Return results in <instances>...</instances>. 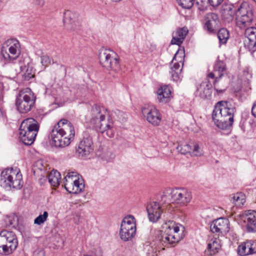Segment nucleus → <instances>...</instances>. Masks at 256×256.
Instances as JSON below:
<instances>
[{
  "mask_svg": "<svg viewBox=\"0 0 256 256\" xmlns=\"http://www.w3.org/2000/svg\"><path fill=\"white\" fill-rule=\"evenodd\" d=\"M75 130L72 123L66 119L60 120L51 131L52 144L56 147L64 148L74 140Z\"/></svg>",
  "mask_w": 256,
  "mask_h": 256,
  "instance_id": "nucleus-1",
  "label": "nucleus"
},
{
  "mask_svg": "<svg viewBox=\"0 0 256 256\" xmlns=\"http://www.w3.org/2000/svg\"><path fill=\"white\" fill-rule=\"evenodd\" d=\"M226 71V65L222 62H218L214 66V72H210L206 76L207 79L202 82L197 88L196 94L202 98H208L212 96V86L208 80L209 78L214 79V86L218 94H221L226 90V88H220L217 85L218 82Z\"/></svg>",
  "mask_w": 256,
  "mask_h": 256,
  "instance_id": "nucleus-2",
  "label": "nucleus"
},
{
  "mask_svg": "<svg viewBox=\"0 0 256 256\" xmlns=\"http://www.w3.org/2000/svg\"><path fill=\"white\" fill-rule=\"evenodd\" d=\"M184 227L173 221L166 223V229L158 238L160 244L166 247H170L178 242L184 236Z\"/></svg>",
  "mask_w": 256,
  "mask_h": 256,
  "instance_id": "nucleus-3",
  "label": "nucleus"
},
{
  "mask_svg": "<svg viewBox=\"0 0 256 256\" xmlns=\"http://www.w3.org/2000/svg\"><path fill=\"white\" fill-rule=\"evenodd\" d=\"M192 194L190 190L184 188H175L166 190L162 196V202H167L170 206V202L186 206L192 199Z\"/></svg>",
  "mask_w": 256,
  "mask_h": 256,
  "instance_id": "nucleus-4",
  "label": "nucleus"
},
{
  "mask_svg": "<svg viewBox=\"0 0 256 256\" xmlns=\"http://www.w3.org/2000/svg\"><path fill=\"white\" fill-rule=\"evenodd\" d=\"M38 122L33 118L24 120L19 128L20 138L26 145L32 144L39 130Z\"/></svg>",
  "mask_w": 256,
  "mask_h": 256,
  "instance_id": "nucleus-5",
  "label": "nucleus"
},
{
  "mask_svg": "<svg viewBox=\"0 0 256 256\" xmlns=\"http://www.w3.org/2000/svg\"><path fill=\"white\" fill-rule=\"evenodd\" d=\"M0 186L4 188L20 189L22 186V177L20 171L13 168H6L0 174Z\"/></svg>",
  "mask_w": 256,
  "mask_h": 256,
  "instance_id": "nucleus-6",
  "label": "nucleus"
},
{
  "mask_svg": "<svg viewBox=\"0 0 256 256\" xmlns=\"http://www.w3.org/2000/svg\"><path fill=\"white\" fill-rule=\"evenodd\" d=\"M36 96L30 88L20 90L16 100V106L19 112H28L35 104Z\"/></svg>",
  "mask_w": 256,
  "mask_h": 256,
  "instance_id": "nucleus-7",
  "label": "nucleus"
},
{
  "mask_svg": "<svg viewBox=\"0 0 256 256\" xmlns=\"http://www.w3.org/2000/svg\"><path fill=\"white\" fill-rule=\"evenodd\" d=\"M100 64L106 70L118 72L120 70V59L117 54L110 49H102L99 53Z\"/></svg>",
  "mask_w": 256,
  "mask_h": 256,
  "instance_id": "nucleus-8",
  "label": "nucleus"
},
{
  "mask_svg": "<svg viewBox=\"0 0 256 256\" xmlns=\"http://www.w3.org/2000/svg\"><path fill=\"white\" fill-rule=\"evenodd\" d=\"M254 10L247 2H242L236 10V22L240 28H245L250 25L253 20Z\"/></svg>",
  "mask_w": 256,
  "mask_h": 256,
  "instance_id": "nucleus-9",
  "label": "nucleus"
},
{
  "mask_svg": "<svg viewBox=\"0 0 256 256\" xmlns=\"http://www.w3.org/2000/svg\"><path fill=\"white\" fill-rule=\"evenodd\" d=\"M18 240L14 232L3 230L0 232V254L8 255L16 250Z\"/></svg>",
  "mask_w": 256,
  "mask_h": 256,
  "instance_id": "nucleus-10",
  "label": "nucleus"
},
{
  "mask_svg": "<svg viewBox=\"0 0 256 256\" xmlns=\"http://www.w3.org/2000/svg\"><path fill=\"white\" fill-rule=\"evenodd\" d=\"M136 221L132 215L125 216L122 222L120 230V236L124 242L132 240L136 234Z\"/></svg>",
  "mask_w": 256,
  "mask_h": 256,
  "instance_id": "nucleus-11",
  "label": "nucleus"
},
{
  "mask_svg": "<svg viewBox=\"0 0 256 256\" xmlns=\"http://www.w3.org/2000/svg\"><path fill=\"white\" fill-rule=\"evenodd\" d=\"M90 123L94 124L100 132L106 133L108 137L112 138L114 136L113 123L109 116L106 119L104 115L101 113H96V114L90 120Z\"/></svg>",
  "mask_w": 256,
  "mask_h": 256,
  "instance_id": "nucleus-12",
  "label": "nucleus"
},
{
  "mask_svg": "<svg viewBox=\"0 0 256 256\" xmlns=\"http://www.w3.org/2000/svg\"><path fill=\"white\" fill-rule=\"evenodd\" d=\"M64 179V188L69 193L76 194L84 190V180L76 172H68Z\"/></svg>",
  "mask_w": 256,
  "mask_h": 256,
  "instance_id": "nucleus-13",
  "label": "nucleus"
},
{
  "mask_svg": "<svg viewBox=\"0 0 256 256\" xmlns=\"http://www.w3.org/2000/svg\"><path fill=\"white\" fill-rule=\"evenodd\" d=\"M20 42L14 38L7 40L2 49V54L6 60H16L20 56Z\"/></svg>",
  "mask_w": 256,
  "mask_h": 256,
  "instance_id": "nucleus-14",
  "label": "nucleus"
},
{
  "mask_svg": "<svg viewBox=\"0 0 256 256\" xmlns=\"http://www.w3.org/2000/svg\"><path fill=\"white\" fill-rule=\"evenodd\" d=\"M170 206L167 202H163L161 199L160 202H151L146 206L148 218L150 221L156 222L160 218L162 212L166 210H169Z\"/></svg>",
  "mask_w": 256,
  "mask_h": 256,
  "instance_id": "nucleus-15",
  "label": "nucleus"
},
{
  "mask_svg": "<svg viewBox=\"0 0 256 256\" xmlns=\"http://www.w3.org/2000/svg\"><path fill=\"white\" fill-rule=\"evenodd\" d=\"M184 50H178L175 54L172 61L170 72L174 81H178L180 76L184 62Z\"/></svg>",
  "mask_w": 256,
  "mask_h": 256,
  "instance_id": "nucleus-16",
  "label": "nucleus"
},
{
  "mask_svg": "<svg viewBox=\"0 0 256 256\" xmlns=\"http://www.w3.org/2000/svg\"><path fill=\"white\" fill-rule=\"evenodd\" d=\"M212 118L218 128L226 130L232 125L234 113H212Z\"/></svg>",
  "mask_w": 256,
  "mask_h": 256,
  "instance_id": "nucleus-17",
  "label": "nucleus"
},
{
  "mask_svg": "<svg viewBox=\"0 0 256 256\" xmlns=\"http://www.w3.org/2000/svg\"><path fill=\"white\" fill-rule=\"evenodd\" d=\"M241 220L246 224L248 232H256V212L245 211L241 216Z\"/></svg>",
  "mask_w": 256,
  "mask_h": 256,
  "instance_id": "nucleus-18",
  "label": "nucleus"
},
{
  "mask_svg": "<svg viewBox=\"0 0 256 256\" xmlns=\"http://www.w3.org/2000/svg\"><path fill=\"white\" fill-rule=\"evenodd\" d=\"M210 230L218 235L226 234L229 231L228 220L224 218H219L214 220L210 226Z\"/></svg>",
  "mask_w": 256,
  "mask_h": 256,
  "instance_id": "nucleus-19",
  "label": "nucleus"
},
{
  "mask_svg": "<svg viewBox=\"0 0 256 256\" xmlns=\"http://www.w3.org/2000/svg\"><path fill=\"white\" fill-rule=\"evenodd\" d=\"M93 150V142L90 136L84 138L79 142L76 152L82 156L88 155Z\"/></svg>",
  "mask_w": 256,
  "mask_h": 256,
  "instance_id": "nucleus-20",
  "label": "nucleus"
},
{
  "mask_svg": "<svg viewBox=\"0 0 256 256\" xmlns=\"http://www.w3.org/2000/svg\"><path fill=\"white\" fill-rule=\"evenodd\" d=\"M244 45L252 51L256 50V28L250 27L246 28L244 32Z\"/></svg>",
  "mask_w": 256,
  "mask_h": 256,
  "instance_id": "nucleus-21",
  "label": "nucleus"
},
{
  "mask_svg": "<svg viewBox=\"0 0 256 256\" xmlns=\"http://www.w3.org/2000/svg\"><path fill=\"white\" fill-rule=\"evenodd\" d=\"M236 10L234 6L231 4H224L220 10L221 16L226 22H232L236 14Z\"/></svg>",
  "mask_w": 256,
  "mask_h": 256,
  "instance_id": "nucleus-22",
  "label": "nucleus"
},
{
  "mask_svg": "<svg viewBox=\"0 0 256 256\" xmlns=\"http://www.w3.org/2000/svg\"><path fill=\"white\" fill-rule=\"evenodd\" d=\"M205 27L210 32H213L220 24V19L217 14L209 12L205 16Z\"/></svg>",
  "mask_w": 256,
  "mask_h": 256,
  "instance_id": "nucleus-23",
  "label": "nucleus"
},
{
  "mask_svg": "<svg viewBox=\"0 0 256 256\" xmlns=\"http://www.w3.org/2000/svg\"><path fill=\"white\" fill-rule=\"evenodd\" d=\"M158 98L161 102H168L171 98L172 88L168 86H161L158 90Z\"/></svg>",
  "mask_w": 256,
  "mask_h": 256,
  "instance_id": "nucleus-24",
  "label": "nucleus"
},
{
  "mask_svg": "<svg viewBox=\"0 0 256 256\" xmlns=\"http://www.w3.org/2000/svg\"><path fill=\"white\" fill-rule=\"evenodd\" d=\"M188 33V30L186 27L178 28L172 34V38L171 40L172 44L178 46L181 44Z\"/></svg>",
  "mask_w": 256,
  "mask_h": 256,
  "instance_id": "nucleus-25",
  "label": "nucleus"
},
{
  "mask_svg": "<svg viewBox=\"0 0 256 256\" xmlns=\"http://www.w3.org/2000/svg\"><path fill=\"white\" fill-rule=\"evenodd\" d=\"M76 16V14L67 10L64 15V23L65 24H70L71 25L70 28L72 30L77 29L80 26V22L78 20H75Z\"/></svg>",
  "mask_w": 256,
  "mask_h": 256,
  "instance_id": "nucleus-26",
  "label": "nucleus"
},
{
  "mask_svg": "<svg viewBox=\"0 0 256 256\" xmlns=\"http://www.w3.org/2000/svg\"><path fill=\"white\" fill-rule=\"evenodd\" d=\"M234 109L229 102L222 100L216 104L212 112H228L229 110L234 111Z\"/></svg>",
  "mask_w": 256,
  "mask_h": 256,
  "instance_id": "nucleus-27",
  "label": "nucleus"
},
{
  "mask_svg": "<svg viewBox=\"0 0 256 256\" xmlns=\"http://www.w3.org/2000/svg\"><path fill=\"white\" fill-rule=\"evenodd\" d=\"M220 248V240L218 238H212L208 245L207 252L211 256L217 253Z\"/></svg>",
  "mask_w": 256,
  "mask_h": 256,
  "instance_id": "nucleus-28",
  "label": "nucleus"
},
{
  "mask_svg": "<svg viewBox=\"0 0 256 256\" xmlns=\"http://www.w3.org/2000/svg\"><path fill=\"white\" fill-rule=\"evenodd\" d=\"M144 116L153 126H158L162 120L160 113H144Z\"/></svg>",
  "mask_w": 256,
  "mask_h": 256,
  "instance_id": "nucleus-29",
  "label": "nucleus"
},
{
  "mask_svg": "<svg viewBox=\"0 0 256 256\" xmlns=\"http://www.w3.org/2000/svg\"><path fill=\"white\" fill-rule=\"evenodd\" d=\"M61 179L60 173L56 170L50 172L48 176V182L53 186L56 187L60 184Z\"/></svg>",
  "mask_w": 256,
  "mask_h": 256,
  "instance_id": "nucleus-30",
  "label": "nucleus"
},
{
  "mask_svg": "<svg viewBox=\"0 0 256 256\" xmlns=\"http://www.w3.org/2000/svg\"><path fill=\"white\" fill-rule=\"evenodd\" d=\"M230 201L236 206L240 207L246 202V196L242 192H237L232 194Z\"/></svg>",
  "mask_w": 256,
  "mask_h": 256,
  "instance_id": "nucleus-31",
  "label": "nucleus"
},
{
  "mask_svg": "<svg viewBox=\"0 0 256 256\" xmlns=\"http://www.w3.org/2000/svg\"><path fill=\"white\" fill-rule=\"evenodd\" d=\"M230 36L228 31L224 28L220 29L218 32V37L220 44L226 43Z\"/></svg>",
  "mask_w": 256,
  "mask_h": 256,
  "instance_id": "nucleus-32",
  "label": "nucleus"
},
{
  "mask_svg": "<svg viewBox=\"0 0 256 256\" xmlns=\"http://www.w3.org/2000/svg\"><path fill=\"white\" fill-rule=\"evenodd\" d=\"M249 245V240H248L240 245L238 248V254L240 256L250 254L248 250H250V248Z\"/></svg>",
  "mask_w": 256,
  "mask_h": 256,
  "instance_id": "nucleus-33",
  "label": "nucleus"
},
{
  "mask_svg": "<svg viewBox=\"0 0 256 256\" xmlns=\"http://www.w3.org/2000/svg\"><path fill=\"white\" fill-rule=\"evenodd\" d=\"M48 214L47 212H44L43 214L39 215L34 220V224L40 225L44 224L48 219Z\"/></svg>",
  "mask_w": 256,
  "mask_h": 256,
  "instance_id": "nucleus-34",
  "label": "nucleus"
},
{
  "mask_svg": "<svg viewBox=\"0 0 256 256\" xmlns=\"http://www.w3.org/2000/svg\"><path fill=\"white\" fill-rule=\"evenodd\" d=\"M179 6L184 8L190 9L194 5V0H176Z\"/></svg>",
  "mask_w": 256,
  "mask_h": 256,
  "instance_id": "nucleus-35",
  "label": "nucleus"
},
{
  "mask_svg": "<svg viewBox=\"0 0 256 256\" xmlns=\"http://www.w3.org/2000/svg\"><path fill=\"white\" fill-rule=\"evenodd\" d=\"M176 148L182 154H184L188 153H190L191 150H192V146L186 144L182 145H178Z\"/></svg>",
  "mask_w": 256,
  "mask_h": 256,
  "instance_id": "nucleus-36",
  "label": "nucleus"
},
{
  "mask_svg": "<svg viewBox=\"0 0 256 256\" xmlns=\"http://www.w3.org/2000/svg\"><path fill=\"white\" fill-rule=\"evenodd\" d=\"M35 76L34 70L32 67L28 66L23 76L26 80H29L31 78H32Z\"/></svg>",
  "mask_w": 256,
  "mask_h": 256,
  "instance_id": "nucleus-37",
  "label": "nucleus"
},
{
  "mask_svg": "<svg viewBox=\"0 0 256 256\" xmlns=\"http://www.w3.org/2000/svg\"><path fill=\"white\" fill-rule=\"evenodd\" d=\"M52 58L48 54H42L40 56V62L42 66H48L51 64Z\"/></svg>",
  "mask_w": 256,
  "mask_h": 256,
  "instance_id": "nucleus-38",
  "label": "nucleus"
},
{
  "mask_svg": "<svg viewBox=\"0 0 256 256\" xmlns=\"http://www.w3.org/2000/svg\"><path fill=\"white\" fill-rule=\"evenodd\" d=\"M190 154L192 156H200L202 154V152L199 146L197 144L194 145V148L190 152Z\"/></svg>",
  "mask_w": 256,
  "mask_h": 256,
  "instance_id": "nucleus-39",
  "label": "nucleus"
},
{
  "mask_svg": "<svg viewBox=\"0 0 256 256\" xmlns=\"http://www.w3.org/2000/svg\"><path fill=\"white\" fill-rule=\"evenodd\" d=\"M156 107L152 104H146L142 108V112H156Z\"/></svg>",
  "mask_w": 256,
  "mask_h": 256,
  "instance_id": "nucleus-40",
  "label": "nucleus"
},
{
  "mask_svg": "<svg viewBox=\"0 0 256 256\" xmlns=\"http://www.w3.org/2000/svg\"><path fill=\"white\" fill-rule=\"evenodd\" d=\"M250 242V250L248 252H250V254H254L256 253V240H249Z\"/></svg>",
  "mask_w": 256,
  "mask_h": 256,
  "instance_id": "nucleus-41",
  "label": "nucleus"
},
{
  "mask_svg": "<svg viewBox=\"0 0 256 256\" xmlns=\"http://www.w3.org/2000/svg\"><path fill=\"white\" fill-rule=\"evenodd\" d=\"M34 166L38 170H42L44 169V162L43 160H38L35 162Z\"/></svg>",
  "mask_w": 256,
  "mask_h": 256,
  "instance_id": "nucleus-42",
  "label": "nucleus"
},
{
  "mask_svg": "<svg viewBox=\"0 0 256 256\" xmlns=\"http://www.w3.org/2000/svg\"><path fill=\"white\" fill-rule=\"evenodd\" d=\"M92 110L96 111V112H102L106 110L102 106L95 104L94 106L92 108Z\"/></svg>",
  "mask_w": 256,
  "mask_h": 256,
  "instance_id": "nucleus-43",
  "label": "nucleus"
},
{
  "mask_svg": "<svg viewBox=\"0 0 256 256\" xmlns=\"http://www.w3.org/2000/svg\"><path fill=\"white\" fill-rule=\"evenodd\" d=\"M208 1L210 4L214 7L218 6L222 2V0H208Z\"/></svg>",
  "mask_w": 256,
  "mask_h": 256,
  "instance_id": "nucleus-44",
  "label": "nucleus"
},
{
  "mask_svg": "<svg viewBox=\"0 0 256 256\" xmlns=\"http://www.w3.org/2000/svg\"><path fill=\"white\" fill-rule=\"evenodd\" d=\"M33 2L40 8L42 7L45 4L44 0H34Z\"/></svg>",
  "mask_w": 256,
  "mask_h": 256,
  "instance_id": "nucleus-45",
  "label": "nucleus"
},
{
  "mask_svg": "<svg viewBox=\"0 0 256 256\" xmlns=\"http://www.w3.org/2000/svg\"><path fill=\"white\" fill-rule=\"evenodd\" d=\"M241 89H242V86H240L234 89V92H238L241 90Z\"/></svg>",
  "mask_w": 256,
  "mask_h": 256,
  "instance_id": "nucleus-46",
  "label": "nucleus"
},
{
  "mask_svg": "<svg viewBox=\"0 0 256 256\" xmlns=\"http://www.w3.org/2000/svg\"><path fill=\"white\" fill-rule=\"evenodd\" d=\"M254 111H256V102L254 104L252 108V112H254Z\"/></svg>",
  "mask_w": 256,
  "mask_h": 256,
  "instance_id": "nucleus-47",
  "label": "nucleus"
},
{
  "mask_svg": "<svg viewBox=\"0 0 256 256\" xmlns=\"http://www.w3.org/2000/svg\"><path fill=\"white\" fill-rule=\"evenodd\" d=\"M38 256H44V252L42 250H40L38 252Z\"/></svg>",
  "mask_w": 256,
  "mask_h": 256,
  "instance_id": "nucleus-48",
  "label": "nucleus"
},
{
  "mask_svg": "<svg viewBox=\"0 0 256 256\" xmlns=\"http://www.w3.org/2000/svg\"><path fill=\"white\" fill-rule=\"evenodd\" d=\"M110 0L114 2H120L122 0Z\"/></svg>",
  "mask_w": 256,
  "mask_h": 256,
  "instance_id": "nucleus-49",
  "label": "nucleus"
},
{
  "mask_svg": "<svg viewBox=\"0 0 256 256\" xmlns=\"http://www.w3.org/2000/svg\"><path fill=\"white\" fill-rule=\"evenodd\" d=\"M4 110V108L2 106V104L0 105V112H2Z\"/></svg>",
  "mask_w": 256,
  "mask_h": 256,
  "instance_id": "nucleus-50",
  "label": "nucleus"
},
{
  "mask_svg": "<svg viewBox=\"0 0 256 256\" xmlns=\"http://www.w3.org/2000/svg\"><path fill=\"white\" fill-rule=\"evenodd\" d=\"M252 115L256 118V113H252Z\"/></svg>",
  "mask_w": 256,
  "mask_h": 256,
  "instance_id": "nucleus-51",
  "label": "nucleus"
},
{
  "mask_svg": "<svg viewBox=\"0 0 256 256\" xmlns=\"http://www.w3.org/2000/svg\"><path fill=\"white\" fill-rule=\"evenodd\" d=\"M256 4V0H252Z\"/></svg>",
  "mask_w": 256,
  "mask_h": 256,
  "instance_id": "nucleus-52",
  "label": "nucleus"
},
{
  "mask_svg": "<svg viewBox=\"0 0 256 256\" xmlns=\"http://www.w3.org/2000/svg\"><path fill=\"white\" fill-rule=\"evenodd\" d=\"M222 1H223V0H222Z\"/></svg>",
  "mask_w": 256,
  "mask_h": 256,
  "instance_id": "nucleus-53",
  "label": "nucleus"
}]
</instances>
